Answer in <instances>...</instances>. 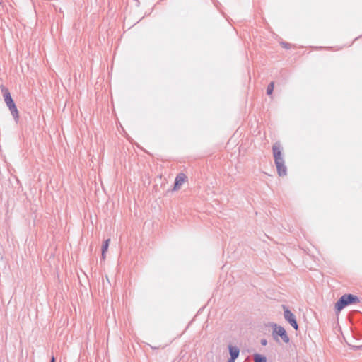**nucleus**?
<instances>
[{"instance_id": "17", "label": "nucleus", "mask_w": 362, "mask_h": 362, "mask_svg": "<svg viewBox=\"0 0 362 362\" xmlns=\"http://www.w3.org/2000/svg\"><path fill=\"white\" fill-rule=\"evenodd\" d=\"M228 362H235V360L229 359Z\"/></svg>"}, {"instance_id": "14", "label": "nucleus", "mask_w": 362, "mask_h": 362, "mask_svg": "<svg viewBox=\"0 0 362 362\" xmlns=\"http://www.w3.org/2000/svg\"><path fill=\"white\" fill-rule=\"evenodd\" d=\"M13 116H14L15 121L17 122L18 120L19 115L16 114V115H13Z\"/></svg>"}, {"instance_id": "1", "label": "nucleus", "mask_w": 362, "mask_h": 362, "mask_svg": "<svg viewBox=\"0 0 362 362\" xmlns=\"http://www.w3.org/2000/svg\"><path fill=\"white\" fill-rule=\"evenodd\" d=\"M359 298L356 296L352 294H344L336 303L335 308L339 312L346 305L351 303H359Z\"/></svg>"}, {"instance_id": "9", "label": "nucleus", "mask_w": 362, "mask_h": 362, "mask_svg": "<svg viewBox=\"0 0 362 362\" xmlns=\"http://www.w3.org/2000/svg\"><path fill=\"white\" fill-rule=\"evenodd\" d=\"M253 358L255 362H267L266 357L259 354H255Z\"/></svg>"}, {"instance_id": "3", "label": "nucleus", "mask_w": 362, "mask_h": 362, "mask_svg": "<svg viewBox=\"0 0 362 362\" xmlns=\"http://www.w3.org/2000/svg\"><path fill=\"white\" fill-rule=\"evenodd\" d=\"M2 91L4 93V101L11 111V113H18L8 90L7 88H3Z\"/></svg>"}, {"instance_id": "5", "label": "nucleus", "mask_w": 362, "mask_h": 362, "mask_svg": "<svg viewBox=\"0 0 362 362\" xmlns=\"http://www.w3.org/2000/svg\"><path fill=\"white\" fill-rule=\"evenodd\" d=\"M273 150V154L274 158V162L278 163L282 160H284L281 151V146L280 144L278 143H276L273 145L272 147Z\"/></svg>"}, {"instance_id": "12", "label": "nucleus", "mask_w": 362, "mask_h": 362, "mask_svg": "<svg viewBox=\"0 0 362 362\" xmlns=\"http://www.w3.org/2000/svg\"><path fill=\"white\" fill-rule=\"evenodd\" d=\"M282 46L286 49H288L289 48V45L286 42H282L281 43Z\"/></svg>"}, {"instance_id": "4", "label": "nucleus", "mask_w": 362, "mask_h": 362, "mask_svg": "<svg viewBox=\"0 0 362 362\" xmlns=\"http://www.w3.org/2000/svg\"><path fill=\"white\" fill-rule=\"evenodd\" d=\"M284 316L285 320L296 329H298V325L296 320V317L288 308L284 306Z\"/></svg>"}, {"instance_id": "7", "label": "nucleus", "mask_w": 362, "mask_h": 362, "mask_svg": "<svg viewBox=\"0 0 362 362\" xmlns=\"http://www.w3.org/2000/svg\"><path fill=\"white\" fill-rule=\"evenodd\" d=\"M275 165L279 176H284L286 175V167L285 165L284 159L278 163H275Z\"/></svg>"}, {"instance_id": "2", "label": "nucleus", "mask_w": 362, "mask_h": 362, "mask_svg": "<svg viewBox=\"0 0 362 362\" xmlns=\"http://www.w3.org/2000/svg\"><path fill=\"white\" fill-rule=\"evenodd\" d=\"M272 327L273 328L272 334L274 340L279 341L278 337H280L284 342H289V337L286 333V331L283 327L275 323L272 324Z\"/></svg>"}, {"instance_id": "10", "label": "nucleus", "mask_w": 362, "mask_h": 362, "mask_svg": "<svg viewBox=\"0 0 362 362\" xmlns=\"http://www.w3.org/2000/svg\"><path fill=\"white\" fill-rule=\"evenodd\" d=\"M274 82H271L268 86H267V95H272L273 90H274Z\"/></svg>"}, {"instance_id": "13", "label": "nucleus", "mask_w": 362, "mask_h": 362, "mask_svg": "<svg viewBox=\"0 0 362 362\" xmlns=\"http://www.w3.org/2000/svg\"><path fill=\"white\" fill-rule=\"evenodd\" d=\"M267 340H266V339H262V340H261V344H262V346H266V345H267Z\"/></svg>"}, {"instance_id": "15", "label": "nucleus", "mask_w": 362, "mask_h": 362, "mask_svg": "<svg viewBox=\"0 0 362 362\" xmlns=\"http://www.w3.org/2000/svg\"><path fill=\"white\" fill-rule=\"evenodd\" d=\"M105 253H106V252L102 251V259H105Z\"/></svg>"}, {"instance_id": "11", "label": "nucleus", "mask_w": 362, "mask_h": 362, "mask_svg": "<svg viewBox=\"0 0 362 362\" xmlns=\"http://www.w3.org/2000/svg\"><path fill=\"white\" fill-rule=\"evenodd\" d=\"M110 239H107L106 240L103 246H102V251H105V252H107V249H108V247H109V243H110Z\"/></svg>"}, {"instance_id": "8", "label": "nucleus", "mask_w": 362, "mask_h": 362, "mask_svg": "<svg viewBox=\"0 0 362 362\" xmlns=\"http://www.w3.org/2000/svg\"><path fill=\"white\" fill-rule=\"evenodd\" d=\"M228 349H229V352H230V359L235 360L239 356V353H240L239 349L237 346H229Z\"/></svg>"}, {"instance_id": "6", "label": "nucleus", "mask_w": 362, "mask_h": 362, "mask_svg": "<svg viewBox=\"0 0 362 362\" xmlns=\"http://www.w3.org/2000/svg\"><path fill=\"white\" fill-rule=\"evenodd\" d=\"M187 179V177L183 173L178 174L175 180V185H174V190H177L180 188V187L182 185V184L185 182V180Z\"/></svg>"}, {"instance_id": "16", "label": "nucleus", "mask_w": 362, "mask_h": 362, "mask_svg": "<svg viewBox=\"0 0 362 362\" xmlns=\"http://www.w3.org/2000/svg\"><path fill=\"white\" fill-rule=\"evenodd\" d=\"M50 362H55V358H54V357H52V359H51Z\"/></svg>"}]
</instances>
